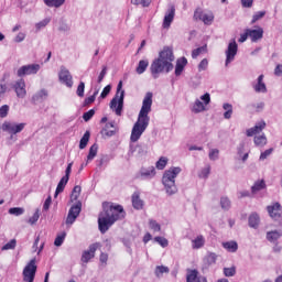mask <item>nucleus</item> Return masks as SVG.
<instances>
[{
  "label": "nucleus",
  "mask_w": 282,
  "mask_h": 282,
  "mask_svg": "<svg viewBox=\"0 0 282 282\" xmlns=\"http://www.w3.org/2000/svg\"><path fill=\"white\" fill-rule=\"evenodd\" d=\"M124 217H127V213L122 205H113L107 202L102 203V212L98 217V228L101 235H105L110 226L115 225L116 221H120V219H124Z\"/></svg>",
  "instance_id": "obj_1"
},
{
  "label": "nucleus",
  "mask_w": 282,
  "mask_h": 282,
  "mask_svg": "<svg viewBox=\"0 0 282 282\" xmlns=\"http://www.w3.org/2000/svg\"><path fill=\"white\" fill-rule=\"evenodd\" d=\"M153 106V93H147L143 98L142 107L138 116V120L134 123L131 132L130 140L131 142H138L144 131H147V127H149V122L151 118H149V113H151V107Z\"/></svg>",
  "instance_id": "obj_2"
},
{
  "label": "nucleus",
  "mask_w": 282,
  "mask_h": 282,
  "mask_svg": "<svg viewBox=\"0 0 282 282\" xmlns=\"http://www.w3.org/2000/svg\"><path fill=\"white\" fill-rule=\"evenodd\" d=\"M173 61H175V55H173V47L164 46L163 50L159 53V57L155 58L150 66L152 76L158 78V74H162L163 72L169 74V72H172Z\"/></svg>",
  "instance_id": "obj_3"
},
{
  "label": "nucleus",
  "mask_w": 282,
  "mask_h": 282,
  "mask_svg": "<svg viewBox=\"0 0 282 282\" xmlns=\"http://www.w3.org/2000/svg\"><path fill=\"white\" fill-rule=\"evenodd\" d=\"M182 173L181 167H172L164 172L162 183L165 186V191L169 195H175L177 193V186L175 185V177Z\"/></svg>",
  "instance_id": "obj_4"
},
{
  "label": "nucleus",
  "mask_w": 282,
  "mask_h": 282,
  "mask_svg": "<svg viewBox=\"0 0 282 282\" xmlns=\"http://www.w3.org/2000/svg\"><path fill=\"white\" fill-rule=\"evenodd\" d=\"M124 107V90H122V80L117 86V93L110 101V109H115L116 116H122Z\"/></svg>",
  "instance_id": "obj_5"
},
{
  "label": "nucleus",
  "mask_w": 282,
  "mask_h": 282,
  "mask_svg": "<svg viewBox=\"0 0 282 282\" xmlns=\"http://www.w3.org/2000/svg\"><path fill=\"white\" fill-rule=\"evenodd\" d=\"M83 210V203L80 200H77L68 210V215L66 218V225L72 226L76 219H78V216L80 215V212Z\"/></svg>",
  "instance_id": "obj_6"
},
{
  "label": "nucleus",
  "mask_w": 282,
  "mask_h": 282,
  "mask_svg": "<svg viewBox=\"0 0 282 282\" xmlns=\"http://www.w3.org/2000/svg\"><path fill=\"white\" fill-rule=\"evenodd\" d=\"M195 21H203L205 25H213V21H215V15L213 12H204L202 8H197L194 11Z\"/></svg>",
  "instance_id": "obj_7"
},
{
  "label": "nucleus",
  "mask_w": 282,
  "mask_h": 282,
  "mask_svg": "<svg viewBox=\"0 0 282 282\" xmlns=\"http://www.w3.org/2000/svg\"><path fill=\"white\" fill-rule=\"evenodd\" d=\"M36 260L32 259L23 270V281L34 282V278L36 276Z\"/></svg>",
  "instance_id": "obj_8"
},
{
  "label": "nucleus",
  "mask_w": 282,
  "mask_h": 282,
  "mask_svg": "<svg viewBox=\"0 0 282 282\" xmlns=\"http://www.w3.org/2000/svg\"><path fill=\"white\" fill-rule=\"evenodd\" d=\"M100 248H102V245H100V242L91 243L88 247V250L83 251L80 259L82 263H89L90 260L96 257V250H100Z\"/></svg>",
  "instance_id": "obj_9"
},
{
  "label": "nucleus",
  "mask_w": 282,
  "mask_h": 282,
  "mask_svg": "<svg viewBox=\"0 0 282 282\" xmlns=\"http://www.w3.org/2000/svg\"><path fill=\"white\" fill-rule=\"evenodd\" d=\"M58 79L59 83H63V85H66V87L69 89L74 87V78L72 77V73H69V69L65 68V66L61 67Z\"/></svg>",
  "instance_id": "obj_10"
},
{
  "label": "nucleus",
  "mask_w": 282,
  "mask_h": 282,
  "mask_svg": "<svg viewBox=\"0 0 282 282\" xmlns=\"http://www.w3.org/2000/svg\"><path fill=\"white\" fill-rule=\"evenodd\" d=\"M39 69H41V65H39V64L24 65L18 69V76L21 78L23 76H30L32 74H37Z\"/></svg>",
  "instance_id": "obj_11"
},
{
  "label": "nucleus",
  "mask_w": 282,
  "mask_h": 282,
  "mask_svg": "<svg viewBox=\"0 0 282 282\" xmlns=\"http://www.w3.org/2000/svg\"><path fill=\"white\" fill-rule=\"evenodd\" d=\"M2 129L4 131H8V133H11L12 135H17V133H21V131H23V129H25V123H11L6 121L2 124Z\"/></svg>",
  "instance_id": "obj_12"
},
{
  "label": "nucleus",
  "mask_w": 282,
  "mask_h": 282,
  "mask_svg": "<svg viewBox=\"0 0 282 282\" xmlns=\"http://www.w3.org/2000/svg\"><path fill=\"white\" fill-rule=\"evenodd\" d=\"M238 50H239V46L237 45V41L232 40L228 44V48L226 51V65L235 61V56H237Z\"/></svg>",
  "instance_id": "obj_13"
},
{
  "label": "nucleus",
  "mask_w": 282,
  "mask_h": 282,
  "mask_svg": "<svg viewBox=\"0 0 282 282\" xmlns=\"http://www.w3.org/2000/svg\"><path fill=\"white\" fill-rule=\"evenodd\" d=\"M267 212L271 219H281L282 206L279 203H273L272 205L267 206Z\"/></svg>",
  "instance_id": "obj_14"
},
{
  "label": "nucleus",
  "mask_w": 282,
  "mask_h": 282,
  "mask_svg": "<svg viewBox=\"0 0 282 282\" xmlns=\"http://www.w3.org/2000/svg\"><path fill=\"white\" fill-rule=\"evenodd\" d=\"M13 89L18 98H25L28 96V90L25 89V80L19 79L13 84Z\"/></svg>",
  "instance_id": "obj_15"
},
{
  "label": "nucleus",
  "mask_w": 282,
  "mask_h": 282,
  "mask_svg": "<svg viewBox=\"0 0 282 282\" xmlns=\"http://www.w3.org/2000/svg\"><path fill=\"white\" fill-rule=\"evenodd\" d=\"M249 32V39L252 43H257L263 39V28L258 26L257 29H247Z\"/></svg>",
  "instance_id": "obj_16"
},
{
  "label": "nucleus",
  "mask_w": 282,
  "mask_h": 282,
  "mask_svg": "<svg viewBox=\"0 0 282 282\" xmlns=\"http://www.w3.org/2000/svg\"><path fill=\"white\" fill-rule=\"evenodd\" d=\"M186 281L187 282H207L206 278L199 275V271H197L196 269L187 270Z\"/></svg>",
  "instance_id": "obj_17"
},
{
  "label": "nucleus",
  "mask_w": 282,
  "mask_h": 282,
  "mask_svg": "<svg viewBox=\"0 0 282 282\" xmlns=\"http://www.w3.org/2000/svg\"><path fill=\"white\" fill-rule=\"evenodd\" d=\"M267 124L263 120L259 121L256 123L254 127L247 129V137L248 138H252V135H257L259 133H261V131H263V129H265Z\"/></svg>",
  "instance_id": "obj_18"
},
{
  "label": "nucleus",
  "mask_w": 282,
  "mask_h": 282,
  "mask_svg": "<svg viewBox=\"0 0 282 282\" xmlns=\"http://www.w3.org/2000/svg\"><path fill=\"white\" fill-rule=\"evenodd\" d=\"M173 19H175V6H172L165 17H164V20H163V28L165 30H169V28H171V24L173 23Z\"/></svg>",
  "instance_id": "obj_19"
},
{
  "label": "nucleus",
  "mask_w": 282,
  "mask_h": 282,
  "mask_svg": "<svg viewBox=\"0 0 282 282\" xmlns=\"http://www.w3.org/2000/svg\"><path fill=\"white\" fill-rule=\"evenodd\" d=\"M263 78L264 76L260 75L257 79V83L252 84L256 94H265L268 91V87L265 86Z\"/></svg>",
  "instance_id": "obj_20"
},
{
  "label": "nucleus",
  "mask_w": 282,
  "mask_h": 282,
  "mask_svg": "<svg viewBox=\"0 0 282 282\" xmlns=\"http://www.w3.org/2000/svg\"><path fill=\"white\" fill-rule=\"evenodd\" d=\"M140 175L141 177H143V180H151V177H155V167H142L140 171Z\"/></svg>",
  "instance_id": "obj_21"
},
{
  "label": "nucleus",
  "mask_w": 282,
  "mask_h": 282,
  "mask_svg": "<svg viewBox=\"0 0 282 282\" xmlns=\"http://www.w3.org/2000/svg\"><path fill=\"white\" fill-rule=\"evenodd\" d=\"M132 206L135 210H142L144 208V202L140 199V193L132 194Z\"/></svg>",
  "instance_id": "obj_22"
},
{
  "label": "nucleus",
  "mask_w": 282,
  "mask_h": 282,
  "mask_svg": "<svg viewBox=\"0 0 282 282\" xmlns=\"http://www.w3.org/2000/svg\"><path fill=\"white\" fill-rule=\"evenodd\" d=\"M185 65H188V59H186V57H182V58L177 59L176 67H175L176 76H182Z\"/></svg>",
  "instance_id": "obj_23"
},
{
  "label": "nucleus",
  "mask_w": 282,
  "mask_h": 282,
  "mask_svg": "<svg viewBox=\"0 0 282 282\" xmlns=\"http://www.w3.org/2000/svg\"><path fill=\"white\" fill-rule=\"evenodd\" d=\"M205 243L206 239H204V236L199 235L194 240H192V248L193 250H199V248H204Z\"/></svg>",
  "instance_id": "obj_24"
},
{
  "label": "nucleus",
  "mask_w": 282,
  "mask_h": 282,
  "mask_svg": "<svg viewBox=\"0 0 282 282\" xmlns=\"http://www.w3.org/2000/svg\"><path fill=\"white\" fill-rule=\"evenodd\" d=\"M223 248L227 250V252H237V250H239V245L237 243V241L231 240L223 242Z\"/></svg>",
  "instance_id": "obj_25"
},
{
  "label": "nucleus",
  "mask_w": 282,
  "mask_h": 282,
  "mask_svg": "<svg viewBox=\"0 0 282 282\" xmlns=\"http://www.w3.org/2000/svg\"><path fill=\"white\" fill-rule=\"evenodd\" d=\"M67 182H69V178H67V176H63L61 178L55 191V197H58V195H61V193L65 191V186H67Z\"/></svg>",
  "instance_id": "obj_26"
},
{
  "label": "nucleus",
  "mask_w": 282,
  "mask_h": 282,
  "mask_svg": "<svg viewBox=\"0 0 282 282\" xmlns=\"http://www.w3.org/2000/svg\"><path fill=\"white\" fill-rule=\"evenodd\" d=\"M267 188L265 181L259 180L256 181L253 186H251V193L254 195L256 193H259V191H263Z\"/></svg>",
  "instance_id": "obj_27"
},
{
  "label": "nucleus",
  "mask_w": 282,
  "mask_h": 282,
  "mask_svg": "<svg viewBox=\"0 0 282 282\" xmlns=\"http://www.w3.org/2000/svg\"><path fill=\"white\" fill-rule=\"evenodd\" d=\"M260 223H261V218L259 217V214L252 213L249 216V226H250V228H259Z\"/></svg>",
  "instance_id": "obj_28"
},
{
  "label": "nucleus",
  "mask_w": 282,
  "mask_h": 282,
  "mask_svg": "<svg viewBox=\"0 0 282 282\" xmlns=\"http://www.w3.org/2000/svg\"><path fill=\"white\" fill-rule=\"evenodd\" d=\"M253 142L256 147H260L262 149V147H265V144H268V137H265V134L256 135L253 138Z\"/></svg>",
  "instance_id": "obj_29"
},
{
  "label": "nucleus",
  "mask_w": 282,
  "mask_h": 282,
  "mask_svg": "<svg viewBox=\"0 0 282 282\" xmlns=\"http://www.w3.org/2000/svg\"><path fill=\"white\" fill-rule=\"evenodd\" d=\"M204 263L206 265V268H209V265H215V263H217V253H208L205 258H204Z\"/></svg>",
  "instance_id": "obj_30"
},
{
  "label": "nucleus",
  "mask_w": 282,
  "mask_h": 282,
  "mask_svg": "<svg viewBox=\"0 0 282 282\" xmlns=\"http://www.w3.org/2000/svg\"><path fill=\"white\" fill-rule=\"evenodd\" d=\"M83 191V187H80V185H76L70 194V202H78V198L80 197V193Z\"/></svg>",
  "instance_id": "obj_31"
},
{
  "label": "nucleus",
  "mask_w": 282,
  "mask_h": 282,
  "mask_svg": "<svg viewBox=\"0 0 282 282\" xmlns=\"http://www.w3.org/2000/svg\"><path fill=\"white\" fill-rule=\"evenodd\" d=\"M192 111H193V113H202V111H206V107L204 106V102H202L199 99H197L194 102Z\"/></svg>",
  "instance_id": "obj_32"
},
{
  "label": "nucleus",
  "mask_w": 282,
  "mask_h": 282,
  "mask_svg": "<svg viewBox=\"0 0 282 282\" xmlns=\"http://www.w3.org/2000/svg\"><path fill=\"white\" fill-rule=\"evenodd\" d=\"M147 67H149V61L141 59L137 66V74H144L147 72Z\"/></svg>",
  "instance_id": "obj_33"
},
{
  "label": "nucleus",
  "mask_w": 282,
  "mask_h": 282,
  "mask_svg": "<svg viewBox=\"0 0 282 282\" xmlns=\"http://www.w3.org/2000/svg\"><path fill=\"white\" fill-rule=\"evenodd\" d=\"M44 3L48 8H61L65 3V0H44Z\"/></svg>",
  "instance_id": "obj_34"
},
{
  "label": "nucleus",
  "mask_w": 282,
  "mask_h": 282,
  "mask_svg": "<svg viewBox=\"0 0 282 282\" xmlns=\"http://www.w3.org/2000/svg\"><path fill=\"white\" fill-rule=\"evenodd\" d=\"M281 237V231L273 230L267 232V239L268 241H279V238Z\"/></svg>",
  "instance_id": "obj_35"
},
{
  "label": "nucleus",
  "mask_w": 282,
  "mask_h": 282,
  "mask_svg": "<svg viewBox=\"0 0 282 282\" xmlns=\"http://www.w3.org/2000/svg\"><path fill=\"white\" fill-rule=\"evenodd\" d=\"M223 108L225 109L224 118L230 120L232 118V105L224 104Z\"/></svg>",
  "instance_id": "obj_36"
},
{
  "label": "nucleus",
  "mask_w": 282,
  "mask_h": 282,
  "mask_svg": "<svg viewBox=\"0 0 282 282\" xmlns=\"http://www.w3.org/2000/svg\"><path fill=\"white\" fill-rule=\"evenodd\" d=\"M169 272H171V270L165 265H158L154 271L158 278L162 276V274H169Z\"/></svg>",
  "instance_id": "obj_37"
},
{
  "label": "nucleus",
  "mask_w": 282,
  "mask_h": 282,
  "mask_svg": "<svg viewBox=\"0 0 282 282\" xmlns=\"http://www.w3.org/2000/svg\"><path fill=\"white\" fill-rule=\"evenodd\" d=\"M67 237V232L63 231L58 234L55 238L54 246L59 248V246H63V242L65 241V238Z\"/></svg>",
  "instance_id": "obj_38"
},
{
  "label": "nucleus",
  "mask_w": 282,
  "mask_h": 282,
  "mask_svg": "<svg viewBox=\"0 0 282 282\" xmlns=\"http://www.w3.org/2000/svg\"><path fill=\"white\" fill-rule=\"evenodd\" d=\"M90 133L89 131H86L83 135V138L79 141V149H85L89 142V138H90Z\"/></svg>",
  "instance_id": "obj_39"
},
{
  "label": "nucleus",
  "mask_w": 282,
  "mask_h": 282,
  "mask_svg": "<svg viewBox=\"0 0 282 282\" xmlns=\"http://www.w3.org/2000/svg\"><path fill=\"white\" fill-rule=\"evenodd\" d=\"M96 155H98V144H93L89 149V153L87 155V160L91 161L94 160V158H96Z\"/></svg>",
  "instance_id": "obj_40"
},
{
  "label": "nucleus",
  "mask_w": 282,
  "mask_h": 282,
  "mask_svg": "<svg viewBox=\"0 0 282 282\" xmlns=\"http://www.w3.org/2000/svg\"><path fill=\"white\" fill-rule=\"evenodd\" d=\"M166 164H169V159H166L165 156H161L156 162V169L159 171H164V169H166Z\"/></svg>",
  "instance_id": "obj_41"
},
{
  "label": "nucleus",
  "mask_w": 282,
  "mask_h": 282,
  "mask_svg": "<svg viewBox=\"0 0 282 282\" xmlns=\"http://www.w3.org/2000/svg\"><path fill=\"white\" fill-rule=\"evenodd\" d=\"M96 96H98V90H96L93 96L85 98L84 107H89V105H94V102H96Z\"/></svg>",
  "instance_id": "obj_42"
},
{
  "label": "nucleus",
  "mask_w": 282,
  "mask_h": 282,
  "mask_svg": "<svg viewBox=\"0 0 282 282\" xmlns=\"http://www.w3.org/2000/svg\"><path fill=\"white\" fill-rule=\"evenodd\" d=\"M132 6H142V8H149L151 0H131Z\"/></svg>",
  "instance_id": "obj_43"
},
{
  "label": "nucleus",
  "mask_w": 282,
  "mask_h": 282,
  "mask_svg": "<svg viewBox=\"0 0 282 282\" xmlns=\"http://www.w3.org/2000/svg\"><path fill=\"white\" fill-rule=\"evenodd\" d=\"M23 213H25V209L21 207H12L9 209V215H14L15 217L23 215Z\"/></svg>",
  "instance_id": "obj_44"
},
{
  "label": "nucleus",
  "mask_w": 282,
  "mask_h": 282,
  "mask_svg": "<svg viewBox=\"0 0 282 282\" xmlns=\"http://www.w3.org/2000/svg\"><path fill=\"white\" fill-rule=\"evenodd\" d=\"M40 217H41V212L39 209H36L35 213L33 214V216L29 218V224L31 226H34V224H36V221H39Z\"/></svg>",
  "instance_id": "obj_45"
},
{
  "label": "nucleus",
  "mask_w": 282,
  "mask_h": 282,
  "mask_svg": "<svg viewBox=\"0 0 282 282\" xmlns=\"http://www.w3.org/2000/svg\"><path fill=\"white\" fill-rule=\"evenodd\" d=\"M76 94L79 98L85 97V82H80L79 85L77 86Z\"/></svg>",
  "instance_id": "obj_46"
},
{
  "label": "nucleus",
  "mask_w": 282,
  "mask_h": 282,
  "mask_svg": "<svg viewBox=\"0 0 282 282\" xmlns=\"http://www.w3.org/2000/svg\"><path fill=\"white\" fill-rule=\"evenodd\" d=\"M95 115H96V110L90 109V110L84 112L83 120H85V122H89V120H91V118H94Z\"/></svg>",
  "instance_id": "obj_47"
},
{
  "label": "nucleus",
  "mask_w": 282,
  "mask_h": 282,
  "mask_svg": "<svg viewBox=\"0 0 282 282\" xmlns=\"http://www.w3.org/2000/svg\"><path fill=\"white\" fill-rule=\"evenodd\" d=\"M14 248H17V239H11L2 247V250H14Z\"/></svg>",
  "instance_id": "obj_48"
},
{
  "label": "nucleus",
  "mask_w": 282,
  "mask_h": 282,
  "mask_svg": "<svg viewBox=\"0 0 282 282\" xmlns=\"http://www.w3.org/2000/svg\"><path fill=\"white\" fill-rule=\"evenodd\" d=\"M109 127H113V124H106V127L101 130V135H107V138H111L116 132L113 130H108Z\"/></svg>",
  "instance_id": "obj_49"
},
{
  "label": "nucleus",
  "mask_w": 282,
  "mask_h": 282,
  "mask_svg": "<svg viewBox=\"0 0 282 282\" xmlns=\"http://www.w3.org/2000/svg\"><path fill=\"white\" fill-rule=\"evenodd\" d=\"M224 274H225V276H235L237 274V268H235V267L225 268Z\"/></svg>",
  "instance_id": "obj_50"
},
{
  "label": "nucleus",
  "mask_w": 282,
  "mask_h": 282,
  "mask_svg": "<svg viewBox=\"0 0 282 282\" xmlns=\"http://www.w3.org/2000/svg\"><path fill=\"white\" fill-rule=\"evenodd\" d=\"M204 52H206V45L194 50L192 52V58H197V56H199L200 54H204Z\"/></svg>",
  "instance_id": "obj_51"
},
{
  "label": "nucleus",
  "mask_w": 282,
  "mask_h": 282,
  "mask_svg": "<svg viewBox=\"0 0 282 282\" xmlns=\"http://www.w3.org/2000/svg\"><path fill=\"white\" fill-rule=\"evenodd\" d=\"M210 175V165H207L205 169H203L200 171V173L198 174V176L203 180H206V177H208Z\"/></svg>",
  "instance_id": "obj_52"
},
{
  "label": "nucleus",
  "mask_w": 282,
  "mask_h": 282,
  "mask_svg": "<svg viewBox=\"0 0 282 282\" xmlns=\"http://www.w3.org/2000/svg\"><path fill=\"white\" fill-rule=\"evenodd\" d=\"M154 241H156V243H160L162 248H166L169 246V240L164 237H155Z\"/></svg>",
  "instance_id": "obj_53"
},
{
  "label": "nucleus",
  "mask_w": 282,
  "mask_h": 282,
  "mask_svg": "<svg viewBox=\"0 0 282 282\" xmlns=\"http://www.w3.org/2000/svg\"><path fill=\"white\" fill-rule=\"evenodd\" d=\"M220 206L224 210H228L230 208V199L228 197L220 198Z\"/></svg>",
  "instance_id": "obj_54"
},
{
  "label": "nucleus",
  "mask_w": 282,
  "mask_h": 282,
  "mask_svg": "<svg viewBox=\"0 0 282 282\" xmlns=\"http://www.w3.org/2000/svg\"><path fill=\"white\" fill-rule=\"evenodd\" d=\"M265 17V11H258L256 14H253L251 23H257L260 19H263Z\"/></svg>",
  "instance_id": "obj_55"
},
{
  "label": "nucleus",
  "mask_w": 282,
  "mask_h": 282,
  "mask_svg": "<svg viewBox=\"0 0 282 282\" xmlns=\"http://www.w3.org/2000/svg\"><path fill=\"white\" fill-rule=\"evenodd\" d=\"M253 111H256V113L261 112L262 109H264L265 104L264 102H258V104H253L251 105Z\"/></svg>",
  "instance_id": "obj_56"
},
{
  "label": "nucleus",
  "mask_w": 282,
  "mask_h": 282,
  "mask_svg": "<svg viewBox=\"0 0 282 282\" xmlns=\"http://www.w3.org/2000/svg\"><path fill=\"white\" fill-rule=\"evenodd\" d=\"M149 224H150L151 230H154V232H160V230H162V227H160V224H158V221L150 220Z\"/></svg>",
  "instance_id": "obj_57"
},
{
  "label": "nucleus",
  "mask_w": 282,
  "mask_h": 282,
  "mask_svg": "<svg viewBox=\"0 0 282 282\" xmlns=\"http://www.w3.org/2000/svg\"><path fill=\"white\" fill-rule=\"evenodd\" d=\"M10 111V107L8 105H3L0 107V118H6L8 112Z\"/></svg>",
  "instance_id": "obj_58"
},
{
  "label": "nucleus",
  "mask_w": 282,
  "mask_h": 282,
  "mask_svg": "<svg viewBox=\"0 0 282 282\" xmlns=\"http://www.w3.org/2000/svg\"><path fill=\"white\" fill-rule=\"evenodd\" d=\"M273 151H274V149H272V148L265 150L264 152H262L260 154V160H268V158H270V155H272Z\"/></svg>",
  "instance_id": "obj_59"
},
{
  "label": "nucleus",
  "mask_w": 282,
  "mask_h": 282,
  "mask_svg": "<svg viewBox=\"0 0 282 282\" xmlns=\"http://www.w3.org/2000/svg\"><path fill=\"white\" fill-rule=\"evenodd\" d=\"M205 69H208V59L207 58H204L198 65V72H205Z\"/></svg>",
  "instance_id": "obj_60"
},
{
  "label": "nucleus",
  "mask_w": 282,
  "mask_h": 282,
  "mask_svg": "<svg viewBox=\"0 0 282 282\" xmlns=\"http://www.w3.org/2000/svg\"><path fill=\"white\" fill-rule=\"evenodd\" d=\"M108 94H111V85H107L101 94H100V98L105 99L107 97Z\"/></svg>",
  "instance_id": "obj_61"
},
{
  "label": "nucleus",
  "mask_w": 282,
  "mask_h": 282,
  "mask_svg": "<svg viewBox=\"0 0 282 282\" xmlns=\"http://www.w3.org/2000/svg\"><path fill=\"white\" fill-rule=\"evenodd\" d=\"M219 158V150L213 149L209 152V160H217Z\"/></svg>",
  "instance_id": "obj_62"
},
{
  "label": "nucleus",
  "mask_w": 282,
  "mask_h": 282,
  "mask_svg": "<svg viewBox=\"0 0 282 282\" xmlns=\"http://www.w3.org/2000/svg\"><path fill=\"white\" fill-rule=\"evenodd\" d=\"M105 76H107V66L102 67L97 82L101 83L102 80H105Z\"/></svg>",
  "instance_id": "obj_63"
},
{
  "label": "nucleus",
  "mask_w": 282,
  "mask_h": 282,
  "mask_svg": "<svg viewBox=\"0 0 282 282\" xmlns=\"http://www.w3.org/2000/svg\"><path fill=\"white\" fill-rule=\"evenodd\" d=\"M200 100H203L205 105H210V94L206 93L200 97Z\"/></svg>",
  "instance_id": "obj_64"
}]
</instances>
